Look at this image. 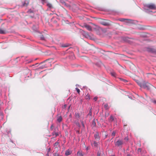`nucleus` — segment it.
Here are the masks:
<instances>
[{
  "label": "nucleus",
  "instance_id": "obj_1",
  "mask_svg": "<svg viewBox=\"0 0 156 156\" xmlns=\"http://www.w3.org/2000/svg\"><path fill=\"white\" fill-rule=\"evenodd\" d=\"M151 86H153L150 83L144 81L141 87L146 89L147 90H149Z\"/></svg>",
  "mask_w": 156,
  "mask_h": 156
},
{
  "label": "nucleus",
  "instance_id": "obj_53",
  "mask_svg": "<svg viewBox=\"0 0 156 156\" xmlns=\"http://www.w3.org/2000/svg\"><path fill=\"white\" fill-rule=\"evenodd\" d=\"M10 133V131H8V133H8V134H9V133Z\"/></svg>",
  "mask_w": 156,
  "mask_h": 156
},
{
  "label": "nucleus",
  "instance_id": "obj_17",
  "mask_svg": "<svg viewBox=\"0 0 156 156\" xmlns=\"http://www.w3.org/2000/svg\"><path fill=\"white\" fill-rule=\"evenodd\" d=\"M6 33V31L5 30L0 29V34H5Z\"/></svg>",
  "mask_w": 156,
  "mask_h": 156
},
{
  "label": "nucleus",
  "instance_id": "obj_52",
  "mask_svg": "<svg viewBox=\"0 0 156 156\" xmlns=\"http://www.w3.org/2000/svg\"><path fill=\"white\" fill-rule=\"evenodd\" d=\"M69 116L70 117H72L71 115L70 114V115H69Z\"/></svg>",
  "mask_w": 156,
  "mask_h": 156
},
{
  "label": "nucleus",
  "instance_id": "obj_50",
  "mask_svg": "<svg viewBox=\"0 0 156 156\" xmlns=\"http://www.w3.org/2000/svg\"><path fill=\"white\" fill-rule=\"evenodd\" d=\"M125 39H124V40H127V38L125 37Z\"/></svg>",
  "mask_w": 156,
  "mask_h": 156
},
{
  "label": "nucleus",
  "instance_id": "obj_9",
  "mask_svg": "<svg viewBox=\"0 0 156 156\" xmlns=\"http://www.w3.org/2000/svg\"><path fill=\"white\" fill-rule=\"evenodd\" d=\"M84 26L89 31H91L92 30V27L90 25L85 24Z\"/></svg>",
  "mask_w": 156,
  "mask_h": 156
},
{
  "label": "nucleus",
  "instance_id": "obj_19",
  "mask_svg": "<svg viewBox=\"0 0 156 156\" xmlns=\"http://www.w3.org/2000/svg\"><path fill=\"white\" fill-rule=\"evenodd\" d=\"M74 123L78 126L79 127H80V123L78 122V120L77 121H75L74 122Z\"/></svg>",
  "mask_w": 156,
  "mask_h": 156
},
{
  "label": "nucleus",
  "instance_id": "obj_47",
  "mask_svg": "<svg viewBox=\"0 0 156 156\" xmlns=\"http://www.w3.org/2000/svg\"><path fill=\"white\" fill-rule=\"evenodd\" d=\"M89 149V147H86V150L88 151V150Z\"/></svg>",
  "mask_w": 156,
  "mask_h": 156
},
{
  "label": "nucleus",
  "instance_id": "obj_42",
  "mask_svg": "<svg viewBox=\"0 0 156 156\" xmlns=\"http://www.w3.org/2000/svg\"><path fill=\"white\" fill-rule=\"evenodd\" d=\"M124 140H128V138L127 137H125L124 138Z\"/></svg>",
  "mask_w": 156,
  "mask_h": 156
},
{
  "label": "nucleus",
  "instance_id": "obj_49",
  "mask_svg": "<svg viewBox=\"0 0 156 156\" xmlns=\"http://www.w3.org/2000/svg\"><path fill=\"white\" fill-rule=\"evenodd\" d=\"M76 133H78L79 134V133H80V132H79V131H76Z\"/></svg>",
  "mask_w": 156,
  "mask_h": 156
},
{
  "label": "nucleus",
  "instance_id": "obj_21",
  "mask_svg": "<svg viewBox=\"0 0 156 156\" xmlns=\"http://www.w3.org/2000/svg\"><path fill=\"white\" fill-rule=\"evenodd\" d=\"M93 145L95 147H97L98 146V143L96 141H94Z\"/></svg>",
  "mask_w": 156,
  "mask_h": 156
},
{
  "label": "nucleus",
  "instance_id": "obj_41",
  "mask_svg": "<svg viewBox=\"0 0 156 156\" xmlns=\"http://www.w3.org/2000/svg\"><path fill=\"white\" fill-rule=\"evenodd\" d=\"M148 51H151V52H154V51H153V50L152 49H150V50H148Z\"/></svg>",
  "mask_w": 156,
  "mask_h": 156
},
{
  "label": "nucleus",
  "instance_id": "obj_35",
  "mask_svg": "<svg viewBox=\"0 0 156 156\" xmlns=\"http://www.w3.org/2000/svg\"><path fill=\"white\" fill-rule=\"evenodd\" d=\"M58 144L59 143L58 142V141H56L54 144V146H57L58 145Z\"/></svg>",
  "mask_w": 156,
  "mask_h": 156
},
{
  "label": "nucleus",
  "instance_id": "obj_45",
  "mask_svg": "<svg viewBox=\"0 0 156 156\" xmlns=\"http://www.w3.org/2000/svg\"><path fill=\"white\" fill-rule=\"evenodd\" d=\"M50 150H51V149H50V148H49L48 150V151H47V152H48H48H50Z\"/></svg>",
  "mask_w": 156,
  "mask_h": 156
},
{
  "label": "nucleus",
  "instance_id": "obj_34",
  "mask_svg": "<svg viewBox=\"0 0 156 156\" xmlns=\"http://www.w3.org/2000/svg\"><path fill=\"white\" fill-rule=\"evenodd\" d=\"M62 47H68V44H64L62 45Z\"/></svg>",
  "mask_w": 156,
  "mask_h": 156
},
{
  "label": "nucleus",
  "instance_id": "obj_28",
  "mask_svg": "<svg viewBox=\"0 0 156 156\" xmlns=\"http://www.w3.org/2000/svg\"><path fill=\"white\" fill-rule=\"evenodd\" d=\"M40 38L42 40H44V38L43 35H41V36L40 37Z\"/></svg>",
  "mask_w": 156,
  "mask_h": 156
},
{
  "label": "nucleus",
  "instance_id": "obj_20",
  "mask_svg": "<svg viewBox=\"0 0 156 156\" xmlns=\"http://www.w3.org/2000/svg\"><path fill=\"white\" fill-rule=\"evenodd\" d=\"M92 125V126H93L94 127L96 126V122H95V119H94L93 120Z\"/></svg>",
  "mask_w": 156,
  "mask_h": 156
},
{
  "label": "nucleus",
  "instance_id": "obj_36",
  "mask_svg": "<svg viewBox=\"0 0 156 156\" xmlns=\"http://www.w3.org/2000/svg\"><path fill=\"white\" fill-rule=\"evenodd\" d=\"M76 90H77V93L78 94H79V93L80 92V89H79L78 88L76 87Z\"/></svg>",
  "mask_w": 156,
  "mask_h": 156
},
{
  "label": "nucleus",
  "instance_id": "obj_3",
  "mask_svg": "<svg viewBox=\"0 0 156 156\" xmlns=\"http://www.w3.org/2000/svg\"><path fill=\"white\" fill-rule=\"evenodd\" d=\"M123 144L122 140L119 139L117 141H115V146L119 147H122Z\"/></svg>",
  "mask_w": 156,
  "mask_h": 156
},
{
  "label": "nucleus",
  "instance_id": "obj_14",
  "mask_svg": "<svg viewBox=\"0 0 156 156\" xmlns=\"http://www.w3.org/2000/svg\"><path fill=\"white\" fill-rule=\"evenodd\" d=\"M77 154L78 156H83V154L82 153V151H78L77 152Z\"/></svg>",
  "mask_w": 156,
  "mask_h": 156
},
{
  "label": "nucleus",
  "instance_id": "obj_51",
  "mask_svg": "<svg viewBox=\"0 0 156 156\" xmlns=\"http://www.w3.org/2000/svg\"><path fill=\"white\" fill-rule=\"evenodd\" d=\"M127 156H130V155L129 154H127Z\"/></svg>",
  "mask_w": 156,
  "mask_h": 156
},
{
  "label": "nucleus",
  "instance_id": "obj_46",
  "mask_svg": "<svg viewBox=\"0 0 156 156\" xmlns=\"http://www.w3.org/2000/svg\"><path fill=\"white\" fill-rule=\"evenodd\" d=\"M66 105L65 104V105H63V108H66Z\"/></svg>",
  "mask_w": 156,
  "mask_h": 156
},
{
  "label": "nucleus",
  "instance_id": "obj_44",
  "mask_svg": "<svg viewBox=\"0 0 156 156\" xmlns=\"http://www.w3.org/2000/svg\"><path fill=\"white\" fill-rule=\"evenodd\" d=\"M107 106L108 105L107 104H105L104 105V107L106 109H107Z\"/></svg>",
  "mask_w": 156,
  "mask_h": 156
},
{
  "label": "nucleus",
  "instance_id": "obj_22",
  "mask_svg": "<svg viewBox=\"0 0 156 156\" xmlns=\"http://www.w3.org/2000/svg\"><path fill=\"white\" fill-rule=\"evenodd\" d=\"M47 5L49 8L50 9H51L52 8V5L48 2H47Z\"/></svg>",
  "mask_w": 156,
  "mask_h": 156
},
{
  "label": "nucleus",
  "instance_id": "obj_8",
  "mask_svg": "<svg viewBox=\"0 0 156 156\" xmlns=\"http://www.w3.org/2000/svg\"><path fill=\"white\" fill-rule=\"evenodd\" d=\"M72 151L69 149L66 150L65 151V154L66 156H68L71 154Z\"/></svg>",
  "mask_w": 156,
  "mask_h": 156
},
{
  "label": "nucleus",
  "instance_id": "obj_39",
  "mask_svg": "<svg viewBox=\"0 0 156 156\" xmlns=\"http://www.w3.org/2000/svg\"><path fill=\"white\" fill-rule=\"evenodd\" d=\"M54 128V126L53 124H52L51 126L50 129H51L52 130L53 129V128Z\"/></svg>",
  "mask_w": 156,
  "mask_h": 156
},
{
  "label": "nucleus",
  "instance_id": "obj_10",
  "mask_svg": "<svg viewBox=\"0 0 156 156\" xmlns=\"http://www.w3.org/2000/svg\"><path fill=\"white\" fill-rule=\"evenodd\" d=\"M110 74H111L112 76L114 77H116V73L113 70H112L110 72Z\"/></svg>",
  "mask_w": 156,
  "mask_h": 156
},
{
  "label": "nucleus",
  "instance_id": "obj_33",
  "mask_svg": "<svg viewBox=\"0 0 156 156\" xmlns=\"http://www.w3.org/2000/svg\"><path fill=\"white\" fill-rule=\"evenodd\" d=\"M151 101L154 104L156 105V100H152Z\"/></svg>",
  "mask_w": 156,
  "mask_h": 156
},
{
  "label": "nucleus",
  "instance_id": "obj_4",
  "mask_svg": "<svg viewBox=\"0 0 156 156\" xmlns=\"http://www.w3.org/2000/svg\"><path fill=\"white\" fill-rule=\"evenodd\" d=\"M94 137L96 141H99L101 139V136L99 135L98 132L96 131L95 132L94 135Z\"/></svg>",
  "mask_w": 156,
  "mask_h": 156
},
{
  "label": "nucleus",
  "instance_id": "obj_55",
  "mask_svg": "<svg viewBox=\"0 0 156 156\" xmlns=\"http://www.w3.org/2000/svg\"><path fill=\"white\" fill-rule=\"evenodd\" d=\"M46 155H48V153Z\"/></svg>",
  "mask_w": 156,
  "mask_h": 156
},
{
  "label": "nucleus",
  "instance_id": "obj_40",
  "mask_svg": "<svg viewBox=\"0 0 156 156\" xmlns=\"http://www.w3.org/2000/svg\"><path fill=\"white\" fill-rule=\"evenodd\" d=\"M137 151L138 152H141V150L140 148H139L137 150Z\"/></svg>",
  "mask_w": 156,
  "mask_h": 156
},
{
  "label": "nucleus",
  "instance_id": "obj_13",
  "mask_svg": "<svg viewBox=\"0 0 156 156\" xmlns=\"http://www.w3.org/2000/svg\"><path fill=\"white\" fill-rule=\"evenodd\" d=\"M75 116L76 117L77 120L80 117V114L79 113H75Z\"/></svg>",
  "mask_w": 156,
  "mask_h": 156
},
{
  "label": "nucleus",
  "instance_id": "obj_57",
  "mask_svg": "<svg viewBox=\"0 0 156 156\" xmlns=\"http://www.w3.org/2000/svg\"><path fill=\"white\" fill-rule=\"evenodd\" d=\"M70 108V106H69V108Z\"/></svg>",
  "mask_w": 156,
  "mask_h": 156
},
{
  "label": "nucleus",
  "instance_id": "obj_30",
  "mask_svg": "<svg viewBox=\"0 0 156 156\" xmlns=\"http://www.w3.org/2000/svg\"><path fill=\"white\" fill-rule=\"evenodd\" d=\"M62 2L63 3V4H64V5L66 6L67 7L69 6V5L68 4H66L64 2Z\"/></svg>",
  "mask_w": 156,
  "mask_h": 156
},
{
  "label": "nucleus",
  "instance_id": "obj_48",
  "mask_svg": "<svg viewBox=\"0 0 156 156\" xmlns=\"http://www.w3.org/2000/svg\"><path fill=\"white\" fill-rule=\"evenodd\" d=\"M108 135V134H106V135H105V138H106L107 137Z\"/></svg>",
  "mask_w": 156,
  "mask_h": 156
},
{
  "label": "nucleus",
  "instance_id": "obj_15",
  "mask_svg": "<svg viewBox=\"0 0 156 156\" xmlns=\"http://www.w3.org/2000/svg\"><path fill=\"white\" fill-rule=\"evenodd\" d=\"M136 82L137 83V84L141 87L143 83V82L141 83L138 80H136Z\"/></svg>",
  "mask_w": 156,
  "mask_h": 156
},
{
  "label": "nucleus",
  "instance_id": "obj_11",
  "mask_svg": "<svg viewBox=\"0 0 156 156\" xmlns=\"http://www.w3.org/2000/svg\"><path fill=\"white\" fill-rule=\"evenodd\" d=\"M52 134L54 137H56L58 135V132H56L55 131L52 133Z\"/></svg>",
  "mask_w": 156,
  "mask_h": 156
},
{
  "label": "nucleus",
  "instance_id": "obj_32",
  "mask_svg": "<svg viewBox=\"0 0 156 156\" xmlns=\"http://www.w3.org/2000/svg\"><path fill=\"white\" fill-rule=\"evenodd\" d=\"M46 66L45 65H42L41 66L39 67V68L41 69H43Z\"/></svg>",
  "mask_w": 156,
  "mask_h": 156
},
{
  "label": "nucleus",
  "instance_id": "obj_27",
  "mask_svg": "<svg viewBox=\"0 0 156 156\" xmlns=\"http://www.w3.org/2000/svg\"><path fill=\"white\" fill-rule=\"evenodd\" d=\"M32 28L33 29V30L35 31H37V28L35 26H34L33 27H32Z\"/></svg>",
  "mask_w": 156,
  "mask_h": 156
},
{
  "label": "nucleus",
  "instance_id": "obj_26",
  "mask_svg": "<svg viewBox=\"0 0 156 156\" xmlns=\"http://www.w3.org/2000/svg\"><path fill=\"white\" fill-rule=\"evenodd\" d=\"M27 12L28 13H33V11L30 9H29L28 11Z\"/></svg>",
  "mask_w": 156,
  "mask_h": 156
},
{
  "label": "nucleus",
  "instance_id": "obj_29",
  "mask_svg": "<svg viewBox=\"0 0 156 156\" xmlns=\"http://www.w3.org/2000/svg\"><path fill=\"white\" fill-rule=\"evenodd\" d=\"M41 2L43 4L45 3H47V0H41Z\"/></svg>",
  "mask_w": 156,
  "mask_h": 156
},
{
  "label": "nucleus",
  "instance_id": "obj_6",
  "mask_svg": "<svg viewBox=\"0 0 156 156\" xmlns=\"http://www.w3.org/2000/svg\"><path fill=\"white\" fill-rule=\"evenodd\" d=\"M120 20L122 22H125L127 23H133V20L130 19H121Z\"/></svg>",
  "mask_w": 156,
  "mask_h": 156
},
{
  "label": "nucleus",
  "instance_id": "obj_25",
  "mask_svg": "<svg viewBox=\"0 0 156 156\" xmlns=\"http://www.w3.org/2000/svg\"><path fill=\"white\" fill-rule=\"evenodd\" d=\"M80 122L81 123V124H82V126L83 128V129H84L85 128V126H84V124L83 123V121L81 120H80Z\"/></svg>",
  "mask_w": 156,
  "mask_h": 156
},
{
  "label": "nucleus",
  "instance_id": "obj_7",
  "mask_svg": "<svg viewBox=\"0 0 156 156\" xmlns=\"http://www.w3.org/2000/svg\"><path fill=\"white\" fill-rule=\"evenodd\" d=\"M100 23L101 24L105 26H108L110 24L109 23L105 20L101 21H100Z\"/></svg>",
  "mask_w": 156,
  "mask_h": 156
},
{
  "label": "nucleus",
  "instance_id": "obj_43",
  "mask_svg": "<svg viewBox=\"0 0 156 156\" xmlns=\"http://www.w3.org/2000/svg\"><path fill=\"white\" fill-rule=\"evenodd\" d=\"M101 153L99 152H98L97 153V156H100Z\"/></svg>",
  "mask_w": 156,
  "mask_h": 156
},
{
  "label": "nucleus",
  "instance_id": "obj_24",
  "mask_svg": "<svg viewBox=\"0 0 156 156\" xmlns=\"http://www.w3.org/2000/svg\"><path fill=\"white\" fill-rule=\"evenodd\" d=\"M90 116L91 117L92 116V112H91V109H90L89 112L88 114L87 115V116Z\"/></svg>",
  "mask_w": 156,
  "mask_h": 156
},
{
  "label": "nucleus",
  "instance_id": "obj_23",
  "mask_svg": "<svg viewBox=\"0 0 156 156\" xmlns=\"http://www.w3.org/2000/svg\"><path fill=\"white\" fill-rule=\"evenodd\" d=\"M119 79L120 80L123 81L124 83H126L127 82V80H126L122 78H119Z\"/></svg>",
  "mask_w": 156,
  "mask_h": 156
},
{
  "label": "nucleus",
  "instance_id": "obj_38",
  "mask_svg": "<svg viewBox=\"0 0 156 156\" xmlns=\"http://www.w3.org/2000/svg\"><path fill=\"white\" fill-rule=\"evenodd\" d=\"M98 99V97H95L93 99L94 101H96Z\"/></svg>",
  "mask_w": 156,
  "mask_h": 156
},
{
  "label": "nucleus",
  "instance_id": "obj_56",
  "mask_svg": "<svg viewBox=\"0 0 156 156\" xmlns=\"http://www.w3.org/2000/svg\"><path fill=\"white\" fill-rule=\"evenodd\" d=\"M112 156H115V155H112Z\"/></svg>",
  "mask_w": 156,
  "mask_h": 156
},
{
  "label": "nucleus",
  "instance_id": "obj_5",
  "mask_svg": "<svg viewBox=\"0 0 156 156\" xmlns=\"http://www.w3.org/2000/svg\"><path fill=\"white\" fill-rule=\"evenodd\" d=\"M81 32L83 35L85 37L87 38H89L91 39L90 36L89 35L88 32H85L84 31L82 30Z\"/></svg>",
  "mask_w": 156,
  "mask_h": 156
},
{
  "label": "nucleus",
  "instance_id": "obj_18",
  "mask_svg": "<svg viewBox=\"0 0 156 156\" xmlns=\"http://www.w3.org/2000/svg\"><path fill=\"white\" fill-rule=\"evenodd\" d=\"M109 122H112L114 120V118L112 115L110 116V117L109 119Z\"/></svg>",
  "mask_w": 156,
  "mask_h": 156
},
{
  "label": "nucleus",
  "instance_id": "obj_12",
  "mask_svg": "<svg viewBox=\"0 0 156 156\" xmlns=\"http://www.w3.org/2000/svg\"><path fill=\"white\" fill-rule=\"evenodd\" d=\"M29 4V2L27 0H25L23 4V6H27Z\"/></svg>",
  "mask_w": 156,
  "mask_h": 156
},
{
  "label": "nucleus",
  "instance_id": "obj_37",
  "mask_svg": "<svg viewBox=\"0 0 156 156\" xmlns=\"http://www.w3.org/2000/svg\"><path fill=\"white\" fill-rule=\"evenodd\" d=\"M86 98L87 99H88L89 100L90 99V97L89 95H87L86 96Z\"/></svg>",
  "mask_w": 156,
  "mask_h": 156
},
{
  "label": "nucleus",
  "instance_id": "obj_54",
  "mask_svg": "<svg viewBox=\"0 0 156 156\" xmlns=\"http://www.w3.org/2000/svg\"><path fill=\"white\" fill-rule=\"evenodd\" d=\"M55 156H58V154H56L55 155Z\"/></svg>",
  "mask_w": 156,
  "mask_h": 156
},
{
  "label": "nucleus",
  "instance_id": "obj_16",
  "mask_svg": "<svg viewBox=\"0 0 156 156\" xmlns=\"http://www.w3.org/2000/svg\"><path fill=\"white\" fill-rule=\"evenodd\" d=\"M62 120V117L61 116H59L58 117L57 119V121L59 122H60Z\"/></svg>",
  "mask_w": 156,
  "mask_h": 156
},
{
  "label": "nucleus",
  "instance_id": "obj_2",
  "mask_svg": "<svg viewBox=\"0 0 156 156\" xmlns=\"http://www.w3.org/2000/svg\"><path fill=\"white\" fill-rule=\"evenodd\" d=\"M145 7L147 9V10L145 11L147 12H148V10H149V12H151L150 10L151 9H155L156 8L155 5L152 4L146 5Z\"/></svg>",
  "mask_w": 156,
  "mask_h": 156
},
{
  "label": "nucleus",
  "instance_id": "obj_31",
  "mask_svg": "<svg viewBox=\"0 0 156 156\" xmlns=\"http://www.w3.org/2000/svg\"><path fill=\"white\" fill-rule=\"evenodd\" d=\"M115 131H113L112 133V135L114 137L115 136Z\"/></svg>",
  "mask_w": 156,
  "mask_h": 156
}]
</instances>
